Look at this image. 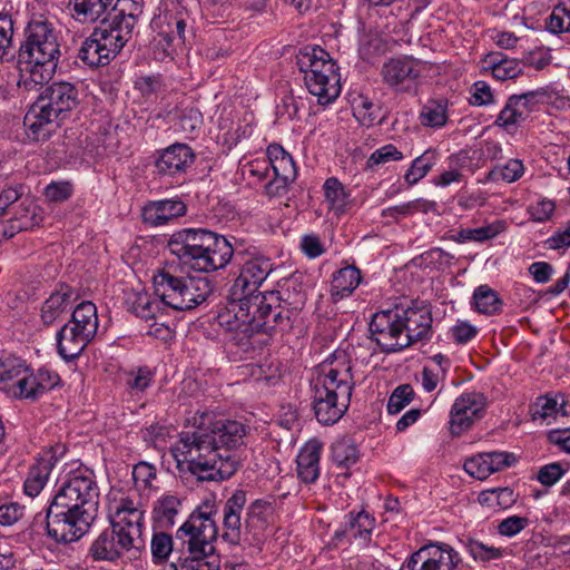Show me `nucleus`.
<instances>
[{
	"label": "nucleus",
	"mask_w": 570,
	"mask_h": 570,
	"mask_svg": "<svg viewBox=\"0 0 570 570\" xmlns=\"http://www.w3.org/2000/svg\"><path fill=\"white\" fill-rule=\"evenodd\" d=\"M248 426L236 420L212 422L207 414L195 421L191 429L179 433L171 453L181 472L198 481H223L233 476L239 462L232 450L244 444Z\"/></svg>",
	"instance_id": "obj_1"
},
{
	"label": "nucleus",
	"mask_w": 570,
	"mask_h": 570,
	"mask_svg": "<svg viewBox=\"0 0 570 570\" xmlns=\"http://www.w3.org/2000/svg\"><path fill=\"white\" fill-rule=\"evenodd\" d=\"M273 272V263L264 255L250 254L243 263L238 277L234 281L228 294V301L218 318L230 334V342L243 352L254 351V322L253 316L258 312V298L265 292H258V287Z\"/></svg>",
	"instance_id": "obj_2"
},
{
	"label": "nucleus",
	"mask_w": 570,
	"mask_h": 570,
	"mask_svg": "<svg viewBox=\"0 0 570 570\" xmlns=\"http://www.w3.org/2000/svg\"><path fill=\"white\" fill-rule=\"evenodd\" d=\"M216 514V503L206 500L180 525L176 537L186 546L188 556L178 566L171 563L173 570H219L214 546L218 535Z\"/></svg>",
	"instance_id": "obj_3"
},
{
	"label": "nucleus",
	"mask_w": 570,
	"mask_h": 570,
	"mask_svg": "<svg viewBox=\"0 0 570 570\" xmlns=\"http://www.w3.org/2000/svg\"><path fill=\"white\" fill-rule=\"evenodd\" d=\"M110 529L102 531L90 547L95 560L114 561L130 550L145 547L142 538L144 511L129 498L110 505Z\"/></svg>",
	"instance_id": "obj_4"
},
{
	"label": "nucleus",
	"mask_w": 570,
	"mask_h": 570,
	"mask_svg": "<svg viewBox=\"0 0 570 570\" xmlns=\"http://www.w3.org/2000/svg\"><path fill=\"white\" fill-rule=\"evenodd\" d=\"M60 49L57 36L47 21H32L27 28V37L19 48L18 67L21 82L27 89L42 85L53 76Z\"/></svg>",
	"instance_id": "obj_5"
},
{
	"label": "nucleus",
	"mask_w": 570,
	"mask_h": 570,
	"mask_svg": "<svg viewBox=\"0 0 570 570\" xmlns=\"http://www.w3.org/2000/svg\"><path fill=\"white\" fill-rule=\"evenodd\" d=\"M78 89L70 82L47 86L24 116L28 136L35 141L48 140L79 104Z\"/></svg>",
	"instance_id": "obj_6"
},
{
	"label": "nucleus",
	"mask_w": 570,
	"mask_h": 570,
	"mask_svg": "<svg viewBox=\"0 0 570 570\" xmlns=\"http://www.w3.org/2000/svg\"><path fill=\"white\" fill-rule=\"evenodd\" d=\"M258 312L253 316L254 334L272 335L277 331H288L293 316L302 309L306 302L302 275L293 274L283 283V294L278 291H266L258 298Z\"/></svg>",
	"instance_id": "obj_7"
},
{
	"label": "nucleus",
	"mask_w": 570,
	"mask_h": 570,
	"mask_svg": "<svg viewBox=\"0 0 570 570\" xmlns=\"http://www.w3.org/2000/svg\"><path fill=\"white\" fill-rule=\"evenodd\" d=\"M353 389L354 381L350 364L323 367L312 384L316 420L323 425L336 423L350 406Z\"/></svg>",
	"instance_id": "obj_8"
},
{
	"label": "nucleus",
	"mask_w": 570,
	"mask_h": 570,
	"mask_svg": "<svg viewBox=\"0 0 570 570\" xmlns=\"http://www.w3.org/2000/svg\"><path fill=\"white\" fill-rule=\"evenodd\" d=\"M417 312H422L420 317H424L428 311L424 308L423 302H414L413 306L404 308L397 306L394 309H385L377 312L373 315L370 323V331L372 335H376L375 342L384 353H394L403 350L413 342L414 331L411 325H417L420 330L416 333V338L422 337L428 333V325L419 324L414 316Z\"/></svg>",
	"instance_id": "obj_9"
},
{
	"label": "nucleus",
	"mask_w": 570,
	"mask_h": 570,
	"mask_svg": "<svg viewBox=\"0 0 570 570\" xmlns=\"http://www.w3.org/2000/svg\"><path fill=\"white\" fill-rule=\"evenodd\" d=\"M296 65L304 73L309 94L317 97L320 105H328L338 97L340 75L328 52L318 46L305 47L296 56Z\"/></svg>",
	"instance_id": "obj_10"
},
{
	"label": "nucleus",
	"mask_w": 570,
	"mask_h": 570,
	"mask_svg": "<svg viewBox=\"0 0 570 570\" xmlns=\"http://www.w3.org/2000/svg\"><path fill=\"white\" fill-rule=\"evenodd\" d=\"M94 518L75 511L73 508L52 499L46 515L35 518V523L40 522L45 527L47 535L57 543H70L83 537Z\"/></svg>",
	"instance_id": "obj_11"
},
{
	"label": "nucleus",
	"mask_w": 570,
	"mask_h": 570,
	"mask_svg": "<svg viewBox=\"0 0 570 570\" xmlns=\"http://www.w3.org/2000/svg\"><path fill=\"white\" fill-rule=\"evenodd\" d=\"M99 489L91 471H76L60 487L53 499L75 511L83 512L94 519L98 511Z\"/></svg>",
	"instance_id": "obj_12"
},
{
	"label": "nucleus",
	"mask_w": 570,
	"mask_h": 570,
	"mask_svg": "<svg viewBox=\"0 0 570 570\" xmlns=\"http://www.w3.org/2000/svg\"><path fill=\"white\" fill-rule=\"evenodd\" d=\"M214 232L205 228H185L174 233L168 240V248L181 265L194 269L200 265V250Z\"/></svg>",
	"instance_id": "obj_13"
},
{
	"label": "nucleus",
	"mask_w": 570,
	"mask_h": 570,
	"mask_svg": "<svg viewBox=\"0 0 570 570\" xmlns=\"http://www.w3.org/2000/svg\"><path fill=\"white\" fill-rule=\"evenodd\" d=\"M126 305L128 311L137 317L147 322L154 321L148 331L149 335L161 341H167L171 337L173 332L165 321V307H161L158 301L151 299L147 293L134 292L127 296Z\"/></svg>",
	"instance_id": "obj_14"
},
{
	"label": "nucleus",
	"mask_w": 570,
	"mask_h": 570,
	"mask_svg": "<svg viewBox=\"0 0 570 570\" xmlns=\"http://www.w3.org/2000/svg\"><path fill=\"white\" fill-rule=\"evenodd\" d=\"M487 404V397L483 393L472 391L461 394L452 405L451 434L459 436L469 430L476 420L483 416Z\"/></svg>",
	"instance_id": "obj_15"
},
{
	"label": "nucleus",
	"mask_w": 570,
	"mask_h": 570,
	"mask_svg": "<svg viewBox=\"0 0 570 570\" xmlns=\"http://www.w3.org/2000/svg\"><path fill=\"white\" fill-rule=\"evenodd\" d=\"M140 12L141 7L137 0H116L110 11L102 18L101 23L115 33H119L128 42Z\"/></svg>",
	"instance_id": "obj_16"
},
{
	"label": "nucleus",
	"mask_w": 570,
	"mask_h": 570,
	"mask_svg": "<svg viewBox=\"0 0 570 570\" xmlns=\"http://www.w3.org/2000/svg\"><path fill=\"white\" fill-rule=\"evenodd\" d=\"M423 69V65L410 58H395L386 61L381 75L383 81L396 89H409L415 82Z\"/></svg>",
	"instance_id": "obj_17"
},
{
	"label": "nucleus",
	"mask_w": 570,
	"mask_h": 570,
	"mask_svg": "<svg viewBox=\"0 0 570 570\" xmlns=\"http://www.w3.org/2000/svg\"><path fill=\"white\" fill-rule=\"evenodd\" d=\"M234 254L233 246L222 235L213 233L200 250V265L195 264L194 271L202 273H212L224 268L232 259Z\"/></svg>",
	"instance_id": "obj_18"
},
{
	"label": "nucleus",
	"mask_w": 570,
	"mask_h": 570,
	"mask_svg": "<svg viewBox=\"0 0 570 570\" xmlns=\"http://www.w3.org/2000/svg\"><path fill=\"white\" fill-rule=\"evenodd\" d=\"M195 154L186 144L176 142L161 151L156 160V168L160 175L174 176L185 173L194 163Z\"/></svg>",
	"instance_id": "obj_19"
},
{
	"label": "nucleus",
	"mask_w": 570,
	"mask_h": 570,
	"mask_svg": "<svg viewBox=\"0 0 570 570\" xmlns=\"http://www.w3.org/2000/svg\"><path fill=\"white\" fill-rule=\"evenodd\" d=\"M246 503V492L236 490L225 502L223 511V539L232 544H238L242 538L240 512Z\"/></svg>",
	"instance_id": "obj_20"
},
{
	"label": "nucleus",
	"mask_w": 570,
	"mask_h": 570,
	"mask_svg": "<svg viewBox=\"0 0 570 570\" xmlns=\"http://www.w3.org/2000/svg\"><path fill=\"white\" fill-rule=\"evenodd\" d=\"M213 286L208 277H186L181 294L176 299L173 309L188 311L202 304L212 294Z\"/></svg>",
	"instance_id": "obj_21"
},
{
	"label": "nucleus",
	"mask_w": 570,
	"mask_h": 570,
	"mask_svg": "<svg viewBox=\"0 0 570 570\" xmlns=\"http://www.w3.org/2000/svg\"><path fill=\"white\" fill-rule=\"evenodd\" d=\"M185 213L186 205L181 200L163 199L146 205L142 209V219L150 226H161Z\"/></svg>",
	"instance_id": "obj_22"
},
{
	"label": "nucleus",
	"mask_w": 570,
	"mask_h": 570,
	"mask_svg": "<svg viewBox=\"0 0 570 570\" xmlns=\"http://www.w3.org/2000/svg\"><path fill=\"white\" fill-rule=\"evenodd\" d=\"M56 340L59 355L68 362L77 358L92 341L69 324H65L59 330Z\"/></svg>",
	"instance_id": "obj_23"
},
{
	"label": "nucleus",
	"mask_w": 570,
	"mask_h": 570,
	"mask_svg": "<svg viewBox=\"0 0 570 570\" xmlns=\"http://www.w3.org/2000/svg\"><path fill=\"white\" fill-rule=\"evenodd\" d=\"M322 443L317 440L308 441L297 455V474L305 483H313L320 475V456Z\"/></svg>",
	"instance_id": "obj_24"
},
{
	"label": "nucleus",
	"mask_w": 570,
	"mask_h": 570,
	"mask_svg": "<svg viewBox=\"0 0 570 570\" xmlns=\"http://www.w3.org/2000/svg\"><path fill=\"white\" fill-rule=\"evenodd\" d=\"M155 294L159 297L161 307H174L176 299L181 294V288L186 277L176 276L168 271L158 272L154 278Z\"/></svg>",
	"instance_id": "obj_25"
},
{
	"label": "nucleus",
	"mask_w": 570,
	"mask_h": 570,
	"mask_svg": "<svg viewBox=\"0 0 570 570\" xmlns=\"http://www.w3.org/2000/svg\"><path fill=\"white\" fill-rule=\"evenodd\" d=\"M75 292L67 284H60L58 288L45 301L41 307V321L45 325L53 324L67 312L73 299Z\"/></svg>",
	"instance_id": "obj_26"
},
{
	"label": "nucleus",
	"mask_w": 570,
	"mask_h": 570,
	"mask_svg": "<svg viewBox=\"0 0 570 570\" xmlns=\"http://www.w3.org/2000/svg\"><path fill=\"white\" fill-rule=\"evenodd\" d=\"M485 70L501 81L514 79L523 71L524 65L514 58L503 56L501 52H490L483 59Z\"/></svg>",
	"instance_id": "obj_27"
},
{
	"label": "nucleus",
	"mask_w": 570,
	"mask_h": 570,
	"mask_svg": "<svg viewBox=\"0 0 570 570\" xmlns=\"http://www.w3.org/2000/svg\"><path fill=\"white\" fill-rule=\"evenodd\" d=\"M116 0H69L72 17L81 23L96 22L107 16Z\"/></svg>",
	"instance_id": "obj_28"
},
{
	"label": "nucleus",
	"mask_w": 570,
	"mask_h": 570,
	"mask_svg": "<svg viewBox=\"0 0 570 570\" xmlns=\"http://www.w3.org/2000/svg\"><path fill=\"white\" fill-rule=\"evenodd\" d=\"M41 220L42 217L37 213L36 207L32 209L23 207L20 210L13 212V215L7 223L0 222V242L14 236L18 232L38 226Z\"/></svg>",
	"instance_id": "obj_29"
},
{
	"label": "nucleus",
	"mask_w": 570,
	"mask_h": 570,
	"mask_svg": "<svg viewBox=\"0 0 570 570\" xmlns=\"http://www.w3.org/2000/svg\"><path fill=\"white\" fill-rule=\"evenodd\" d=\"M94 340L98 330V316L96 305L91 302H81L72 312L71 320L67 323Z\"/></svg>",
	"instance_id": "obj_30"
},
{
	"label": "nucleus",
	"mask_w": 570,
	"mask_h": 570,
	"mask_svg": "<svg viewBox=\"0 0 570 570\" xmlns=\"http://www.w3.org/2000/svg\"><path fill=\"white\" fill-rule=\"evenodd\" d=\"M268 166L272 167L274 175L282 179L294 181L296 178V167L292 156L279 145L268 147Z\"/></svg>",
	"instance_id": "obj_31"
},
{
	"label": "nucleus",
	"mask_w": 570,
	"mask_h": 570,
	"mask_svg": "<svg viewBox=\"0 0 570 570\" xmlns=\"http://www.w3.org/2000/svg\"><path fill=\"white\" fill-rule=\"evenodd\" d=\"M361 273L354 266H346L337 271L332 279V295L343 298L350 295L360 284Z\"/></svg>",
	"instance_id": "obj_32"
},
{
	"label": "nucleus",
	"mask_w": 570,
	"mask_h": 570,
	"mask_svg": "<svg viewBox=\"0 0 570 570\" xmlns=\"http://www.w3.org/2000/svg\"><path fill=\"white\" fill-rule=\"evenodd\" d=\"M180 507L181 501L178 497L173 494L163 495L155 502L154 518L163 528L173 527Z\"/></svg>",
	"instance_id": "obj_33"
},
{
	"label": "nucleus",
	"mask_w": 570,
	"mask_h": 570,
	"mask_svg": "<svg viewBox=\"0 0 570 570\" xmlns=\"http://www.w3.org/2000/svg\"><path fill=\"white\" fill-rule=\"evenodd\" d=\"M458 562V553L451 546L430 541V570H453Z\"/></svg>",
	"instance_id": "obj_34"
},
{
	"label": "nucleus",
	"mask_w": 570,
	"mask_h": 570,
	"mask_svg": "<svg viewBox=\"0 0 570 570\" xmlns=\"http://www.w3.org/2000/svg\"><path fill=\"white\" fill-rule=\"evenodd\" d=\"M51 468V459H40L30 468L28 476L24 481V492L28 495L36 497L40 493L48 481Z\"/></svg>",
	"instance_id": "obj_35"
},
{
	"label": "nucleus",
	"mask_w": 570,
	"mask_h": 570,
	"mask_svg": "<svg viewBox=\"0 0 570 570\" xmlns=\"http://www.w3.org/2000/svg\"><path fill=\"white\" fill-rule=\"evenodd\" d=\"M0 371V381L9 389L21 386L22 390L27 382L22 379L23 374L28 372V366L20 358H7L3 361Z\"/></svg>",
	"instance_id": "obj_36"
},
{
	"label": "nucleus",
	"mask_w": 570,
	"mask_h": 570,
	"mask_svg": "<svg viewBox=\"0 0 570 570\" xmlns=\"http://www.w3.org/2000/svg\"><path fill=\"white\" fill-rule=\"evenodd\" d=\"M92 33L95 38L99 40L101 45V52H104L108 63L120 52V50L127 43L126 39H122L119 33H115L112 30L105 26L96 29Z\"/></svg>",
	"instance_id": "obj_37"
},
{
	"label": "nucleus",
	"mask_w": 570,
	"mask_h": 570,
	"mask_svg": "<svg viewBox=\"0 0 570 570\" xmlns=\"http://www.w3.org/2000/svg\"><path fill=\"white\" fill-rule=\"evenodd\" d=\"M332 460L337 466L348 468L358 460V450L351 438L337 440L332 445Z\"/></svg>",
	"instance_id": "obj_38"
},
{
	"label": "nucleus",
	"mask_w": 570,
	"mask_h": 570,
	"mask_svg": "<svg viewBox=\"0 0 570 570\" xmlns=\"http://www.w3.org/2000/svg\"><path fill=\"white\" fill-rule=\"evenodd\" d=\"M474 305L479 313L492 315L500 311L502 302L497 292L488 285L479 286L473 294Z\"/></svg>",
	"instance_id": "obj_39"
},
{
	"label": "nucleus",
	"mask_w": 570,
	"mask_h": 570,
	"mask_svg": "<svg viewBox=\"0 0 570 570\" xmlns=\"http://www.w3.org/2000/svg\"><path fill=\"white\" fill-rule=\"evenodd\" d=\"M524 174V165L520 159H509L505 164H499L489 173L492 181L514 183Z\"/></svg>",
	"instance_id": "obj_40"
},
{
	"label": "nucleus",
	"mask_w": 570,
	"mask_h": 570,
	"mask_svg": "<svg viewBox=\"0 0 570 570\" xmlns=\"http://www.w3.org/2000/svg\"><path fill=\"white\" fill-rule=\"evenodd\" d=\"M324 193L331 209L335 210L337 214L345 210L350 195L345 191L344 186L337 178L331 177L325 180Z\"/></svg>",
	"instance_id": "obj_41"
},
{
	"label": "nucleus",
	"mask_w": 570,
	"mask_h": 570,
	"mask_svg": "<svg viewBox=\"0 0 570 570\" xmlns=\"http://www.w3.org/2000/svg\"><path fill=\"white\" fill-rule=\"evenodd\" d=\"M527 118V114L520 108L518 101L510 96L505 106L499 112L494 125L505 130H510Z\"/></svg>",
	"instance_id": "obj_42"
},
{
	"label": "nucleus",
	"mask_w": 570,
	"mask_h": 570,
	"mask_svg": "<svg viewBox=\"0 0 570 570\" xmlns=\"http://www.w3.org/2000/svg\"><path fill=\"white\" fill-rule=\"evenodd\" d=\"M78 58L89 67L108 65L104 52H101V45L94 33L82 42Z\"/></svg>",
	"instance_id": "obj_43"
},
{
	"label": "nucleus",
	"mask_w": 570,
	"mask_h": 570,
	"mask_svg": "<svg viewBox=\"0 0 570 570\" xmlns=\"http://www.w3.org/2000/svg\"><path fill=\"white\" fill-rule=\"evenodd\" d=\"M375 520L365 511L357 514H350L346 532L353 538H360L366 541L374 529Z\"/></svg>",
	"instance_id": "obj_44"
},
{
	"label": "nucleus",
	"mask_w": 570,
	"mask_h": 570,
	"mask_svg": "<svg viewBox=\"0 0 570 570\" xmlns=\"http://www.w3.org/2000/svg\"><path fill=\"white\" fill-rule=\"evenodd\" d=\"M559 414H561L562 416L566 415L563 404H559L557 399L549 396L538 397L532 409V419L534 421H546L551 417H557Z\"/></svg>",
	"instance_id": "obj_45"
},
{
	"label": "nucleus",
	"mask_w": 570,
	"mask_h": 570,
	"mask_svg": "<svg viewBox=\"0 0 570 570\" xmlns=\"http://www.w3.org/2000/svg\"><path fill=\"white\" fill-rule=\"evenodd\" d=\"M546 27L552 33L570 32V4L560 3L556 6L547 20Z\"/></svg>",
	"instance_id": "obj_46"
},
{
	"label": "nucleus",
	"mask_w": 570,
	"mask_h": 570,
	"mask_svg": "<svg viewBox=\"0 0 570 570\" xmlns=\"http://www.w3.org/2000/svg\"><path fill=\"white\" fill-rule=\"evenodd\" d=\"M414 397V390L410 384L399 385L391 394L387 402V412L396 414L401 412Z\"/></svg>",
	"instance_id": "obj_47"
},
{
	"label": "nucleus",
	"mask_w": 570,
	"mask_h": 570,
	"mask_svg": "<svg viewBox=\"0 0 570 570\" xmlns=\"http://www.w3.org/2000/svg\"><path fill=\"white\" fill-rule=\"evenodd\" d=\"M481 495L483 502L492 507L495 505L500 509H507L515 502L514 492L510 488L492 489L483 492Z\"/></svg>",
	"instance_id": "obj_48"
},
{
	"label": "nucleus",
	"mask_w": 570,
	"mask_h": 570,
	"mask_svg": "<svg viewBox=\"0 0 570 570\" xmlns=\"http://www.w3.org/2000/svg\"><path fill=\"white\" fill-rule=\"evenodd\" d=\"M488 458L489 455H487L484 452L465 460L463 465L465 472L479 480L487 479L492 474Z\"/></svg>",
	"instance_id": "obj_49"
},
{
	"label": "nucleus",
	"mask_w": 570,
	"mask_h": 570,
	"mask_svg": "<svg viewBox=\"0 0 570 570\" xmlns=\"http://www.w3.org/2000/svg\"><path fill=\"white\" fill-rule=\"evenodd\" d=\"M150 550L155 560H166L173 550L171 537L165 532L155 533L151 539Z\"/></svg>",
	"instance_id": "obj_50"
},
{
	"label": "nucleus",
	"mask_w": 570,
	"mask_h": 570,
	"mask_svg": "<svg viewBox=\"0 0 570 570\" xmlns=\"http://www.w3.org/2000/svg\"><path fill=\"white\" fill-rule=\"evenodd\" d=\"M470 104L473 106H488L494 102V95L490 85L483 80L475 81L470 89Z\"/></svg>",
	"instance_id": "obj_51"
},
{
	"label": "nucleus",
	"mask_w": 570,
	"mask_h": 570,
	"mask_svg": "<svg viewBox=\"0 0 570 570\" xmlns=\"http://www.w3.org/2000/svg\"><path fill=\"white\" fill-rule=\"evenodd\" d=\"M449 102L445 99L430 101V129L442 128L449 121Z\"/></svg>",
	"instance_id": "obj_52"
},
{
	"label": "nucleus",
	"mask_w": 570,
	"mask_h": 570,
	"mask_svg": "<svg viewBox=\"0 0 570 570\" xmlns=\"http://www.w3.org/2000/svg\"><path fill=\"white\" fill-rule=\"evenodd\" d=\"M554 209V202L549 198L542 197L529 206L528 213L530 214L531 218L534 222L542 223L551 218Z\"/></svg>",
	"instance_id": "obj_53"
},
{
	"label": "nucleus",
	"mask_w": 570,
	"mask_h": 570,
	"mask_svg": "<svg viewBox=\"0 0 570 570\" xmlns=\"http://www.w3.org/2000/svg\"><path fill=\"white\" fill-rule=\"evenodd\" d=\"M469 550L475 560L483 562L495 560L502 557V550L500 548L488 546L476 540L470 542Z\"/></svg>",
	"instance_id": "obj_54"
},
{
	"label": "nucleus",
	"mask_w": 570,
	"mask_h": 570,
	"mask_svg": "<svg viewBox=\"0 0 570 570\" xmlns=\"http://www.w3.org/2000/svg\"><path fill=\"white\" fill-rule=\"evenodd\" d=\"M402 157V153H400L395 146L385 145L382 148L375 150L366 161V167L373 170L376 166L385 164L391 160H396Z\"/></svg>",
	"instance_id": "obj_55"
},
{
	"label": "nucleus",
	"mask_w": 570,
	"mask_h": 570,
	"mask_svg": "<svg viewBox=\"0 0 570 570\" xmlns=\"http://www.w3.org/2000/svg\"><path fill=\"white\" fill-rule=\"evenodd\" d=\"M530 523L525 517L511 515L498 524V532L505 537H513L524 530Z\"/></svg>",
	"instance_id": "obj_56"
},
{
	"label": "nucleus",
	"mask_w": 570,
	"mask_h": 570,
	"mask_svg": "<svg viewBox=\"0 0 570 570\" xmlns=\"http://www.w3.org/2000/svg\"><path fill=\"white\" fill-rule=\"evenodd\" d=\"M564 472L566 470L560 463H549L540 468L537 474V480L546 487H551L562 478Z\"/></svg>",
	"instance_id": "obj_57"
},
{
	"label": "nucleus",
	"mask_w": 570,
	"mask_h": 570,
	"mask_svg": "<svg viewBox=\"0 0 570 570\" xmlns=\"http://www.w3.org/2000/svg\"><path fill=\"white\" fill-rule=\"evenodd\" d=\"M36 382L35 390L38 391V397L47 391L52 390L58 385L60 377L56 372L49 371L47 368H40L35 374Z\"/></svg>",
	"instance_id": "obj_58"
},
{
	"label": "nucleus",
	"mask_w": 570,
	"mask_h": 570,
	"mask_svg": "<svg viewBox=\"0 0 570 570\" xmlns=\"http://www.w3.org/2000/svg\"><path fill=\"white\" fill-rule=\"evenodd\" d=\"M505 229V223L503 220H497L485 226L473 228L469 234L472 235L474 242H484L494 238Z\"/></svg>",
	"instance_id": "obj_59"
},
{
	"label": "nucleus",
	"mask_w": 570,
	"mask_h": 570,
	"mask_svg": "<svg viewBox=\"0 0 570 570\" xmlns=\"http://www.w3.org/2000/svg\"><path fill=\"white\" fill-rule=\"evenodd\" d=\"M156 478V469L147 462H139L132 469V479L137 487H148Z\"/></svg>",
	"instance_id": "obj_60"
},
{
	"label": "nucleus",
	"mask_w": 570,
	"mask_h": 570,
	"mask_svg": "<svg viewBox=\"0 0 570 570\" xmlns=\"http://www.w3.org/2000/svg\"><path fill=\"white\" fill-rule=\"evenodd\" d=\"M202 125V114L194 108L186 109L179 117L178 126L181 131L191 134Z\"/></svg>",
	"instance_id": "obj_61"
},
{
	"label": "nucleus",
	"mask_w": 570,
	"mask_h": 570,
	"mask_svg": "<svg viewBox=\"0 0 570 570\" xmlns=\"http://www.w3.org/2000/svg\"><path fill=\"white\" fill-rule=\"evenodd\" d=\"M71 195V185L69 183H52L45 189V196L48 200L60 203L67 200Z\"/></svg>",
	"instance_id": "obj_62"
},
{
	"label": "nucleus",
	"mask_w": 570,
	"mask_h": 570,
	"mask_svg": "<svg viewBox=\"0 0 570 570\" xmlns=\"http://www.w3.org/2000/svg\"><path fill=\"white\" fill-rule=\"evenodd\" d=\"M489 455V466L492 473L511 466L515 462V456L508 452H485Z\"/></svg>",
	"instance_id": "obj_63"
},
{
	"label": "nucleus",
	"mask_w": 570,
	"mask_h": 570,
	"mask_svg": "<svg viewBox=\"0 0 570 570\" xmlns=\"http://www.w3.org/2000/svg\"><path fill=\"white\" fill-rule=\"evenodd\" d=\"M547 438L551 444L570 454V428L551 430Z\"/></svg>",
	"instance_id": "obj_64"
}]
</instances>
